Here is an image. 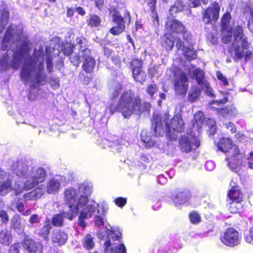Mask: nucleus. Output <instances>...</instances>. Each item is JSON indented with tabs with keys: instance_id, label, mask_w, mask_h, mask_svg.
I'll list each match as a JSON object with an SVG mask.
<instances>
[{
	"instance_id": "nucleus-49",
	"label": "nucleus",
	"mask_w": 253,
	"mask_h": 253,
	"mask_svg": "<svg viewBox=\"0 0 253 253\" xmlns=\"http://www.w3.org/2000/svg\"><path fill=\"white\" fill-rule=\"evenodd\" d=\"M103 215H95L94 218V222L95 225L100 227L104 225L105 218Z\"/></svg>"
},
{
	"instance_id": "nucleus-3",
	"label": "nucleus",
	"mask_w": 253,
	"mask_h": 253,
	"mask_svg": "<svg viewBox=\"0 0 253 253\" xmlns=\"http://www.w3.org/2000/svg\"><path fill=\"white\" fill-rule=\"evenodd\" d=\"M13 171L17 176L25 180L24 187L26 189L33 188L42 183L47 176L46 170L43 168L30 167L22 161H18L14 164Z\"/></svg>"
},
{
	"instance_id": "nucleus-40",
	"label": "nucleus",
	"mask_w": 253,
	"mask_h": 253,
	"mask_svg": "<svg viewBox=\"0 0 253 253\" xmlns=\"http://www.w3.org/2000/svg\"><path fill=\"white\" fill-rule=\"evenodd\" d=\"M125 30V25L124 24H117V26L112 28L110 32L114 35H118L124 32Z\"/></svg>"
},
{
	"instance_id": "nucleus-25",
	"label": "nucleus",
	"mask_w": 253,
	"mask_h": 253,
	"mask_svg": "<svg viewBox=\"0 0 253 253\" xmlns=\"http://www.w3.org/2000/svg\"><path fill=\"white\" fill-rule=\"evenodd\" d=\"M79 192L83 194L81 196H86L88 197L92 192V183L88 181L81 183L79 187Z\"/></svg>"
},
{
	"instance_id": "nucleus-17",
	"label": "nucleus",
	"mask_w": 253,
	"mask_h": 253,
	"mask_svg": "<svg viewBox=\"0 0 253 253\" xmlns=\"http://www.w3.org/2000/svg\"><path fill=\"white\" fill-rule=\"evenodd\" d=\"M22 245L24 249L30 253H42V245L28 237L24 239Z\"/></svg>"
},
{
	"instance_id": "nucleus-19",
	"label": "nucleus",
	"mask_w": 253,
	"mask_h": 253,
	"mask_svg": "<svg viewBox=\"0 0 253 253\" xmlns=\"http://www.w3.org/2000/svg\"><path fill=\"white\" fill-rule=\"evenodd\" d=\"M176 47L179 49H181L182 50L183 55L187 60H191L196 58L197 56L196 51L191 45L185 46L183 42L181 39H177L176 40Z\"/></svg>"
},
{
	"instance_id": "nucleus-34",
	"label": "nucleus",
	"mask_w": 253,
	"mask_h": 253,
	"mask_svg": "<svg viewBox=\"0 0 253 253\" xmlns=\"http://www.w3.org/2000/svg\"><path fill=\"white\" fill-rule=\"evenodd\" d=\"M141 139L142 141L145 143V146L147 147H151L155 144V141L152 139L151 136L147 135L146 131H142L141 133Z\"/></svg>"
},
{
	"instance_id": "nucleus-4",
	"label": "nucleus",
	"mask_w": 253,
	"mask_h": 253,
	"mask_svg": "<svg viewBox=\"0 0 253 253\" xmlns=\"http://www.w3.org/2000/svg\"><path fill=\"white\" fill-rule=\"evenodd\" d=\"M153 127L156 134L160 135L165 126V131L170 135L171 132H181L184 129V123L181 115L177 114L169 120V114L165 113L163 116L160 117L158 114L153 116Z\"/></svg>"
},
{
	"instance_id": "nucleus-57",
	"label": "nucleus",
	"mask_w": 253,
	"mask_h": 253,
	"mask_svg": "<svg viewBox=\"0 0 253 253\" xmlns=\"http://www.w3.org/2000/svg\"><path fill=\"white\" fill-rule=\"evenodd\" d=\"M40 221V217L37 214H32L29 219V222L31 224L38 223Z\"/></svg>"
},
{
	"instance_id": "nucleus-50",
	"label": "nucleus",
	"mask_w": 253,
	"mask_h": 253,
	"mask_svg": "<svg viewBox=\"0 0 253 253\" xmlns=\"http://www.w3.org/2000/svg\"><path fill=\"white\" fill-rule=\"evenodd\" d=\"M158 91V87L155 84H149L147 89L146 92L151 96H152L155 93Z\"/></svg>"
},
{
	"instance_id": "nucleus-61",
	"label": "nucleus",
	"mask_w": 253,
	"mask_h": 253,
	"mask_svg": "<svg viewBox=\"0 0 253 253\" xmlns=\"http://www.w3.org/2000/svg\"><path fill=\"white\" fill-rule=\"evenodd\" d=\"M0 217L3 223H6L8 221V217L7 212L3 210L0 211Z\"/></svg>"
},
{
	"instance_id": "nucleus-39",
	"label": "nucleus",
	"mask_w": 253,
	"mask_h": 253,
	"mask_svg": "<svg viewBox=\"0 0 253 253\" xmlns=\"http://www.w3.org/2000/svg\"><path fill=\"white\" fill-rule=\"evenodd\" d=\"M11 225L18 233H21L23 230V227L21 223V220L18 217L14 216L11 221Z\"/></svg>"
},
{
	"instance_id": "nucleus-58",
	"label": "nucleus",
	"mask_w": 253,
	"mask_h": 253,
	"mask_svg": "<svg viewBox=\"0 0 253 253\" xmlns=\"http://www.w3.org/2000/svg\"><path fill=\"white\" fill-rule=\"evenodd\" d=\"M247 242L253 244V226L250 228L249 234L245 236Z\"/></svg>"
},
{
	"instance_id": "nucleus-42",
	"label": "nucleus",
	"mask_w": 253,
	"mask_h": 253,
	"mask_svg": "<svg viewBox=\"0 0 253 253\" xmlns=\"http://www.w3.org/2000/svg\"><path fill=\"white\" fill-rule=\"evenodd\" d=\"M101 21V19L98 16L93 15L88 20V25L91 27H97L100 25Z\"/></svg>"
},
{
	"instance_id": "nucleus-41",
	"label": "nucleus",
	"mask_w": 253,
	"mask_h": 253,
	"mask_svg": "<svg viewBox=\"0 0 253 253\" xmlns=\"http://www.w3.org/2000/svg\"><path fill=\"white\" fill-rule=\"evenodd\" d=\"M97 213L100 214L99 215L104 216L108 210L107 204L105 202H102L97 204Z\"/></svg>"
},
{
	"instance_id": "nucleus-52",
	"label": "nucleus",
	"mask_w": 253,
	"mask_h": 253,
	"mask_svg": "<svg viewBox=\"0 0 253 253\" xmlns=\"http://www.w3.org/2000/svg\"><path fill=\"white\" fill-rule=\"evenodd\" d=\"M49 84L52 88L56 89L59 86V80L57 78H51L49 80Z\"/></svg>"
},
{
	"instance_id": "nucleus-48",
	"label": "nucleus",
	"mask_w": 253,
	"mask_h": 253,
	"mask_svg": "<svg viewBox=\"0 0 253 253\" xmlns=\"http://www.w3.org/2000/svg\"><path fill=\"white\" fill-rule=\"evenodd\" d=\"M21 248V246L19 243H15L10 247L8 253H19Z\"/></svg>"
},
{
	"instance_id": "nucleus-38",
	"label": "nucleus",
	"mask_w": 253,
	"mask_h": 253,
	"mask_svg": "<svg viewBox=\"0 0 253 253\" xmlns=\"http://www.w3.org/2000/svg\"><path fill=\"white\" fill-rule=\"evenodd\" d=\"M9 52H10L9 54H11V51L8 50L5 53H2L3 57L0 59V67L1 69L5 70L9 66L8 54Z\"/></svg>"
},
{
	"instance_id": "nucleus-1",
	"label": "nucleus",
	"mask_w": 253,
	"mask_h": 253,
	"mask_svg": "<svg viewBox=\"0 0 253 253\" xmlns=\"http://www.w3.org/2000/svg\"><path fill=\"white\" fill-rule=\"evenodd\" d=\"M30 52L29 43L24 41L20 49L13 53V59L10 62V65L12 68L17 69L22 60H25L20 76L25 84H30L28 98L34 101L39 96V86L46 82V75L44 70V55L42 49H35L34 55L28 58Z\"/></svg>"
},
{
	"instance_id": "nucleus-27",
	"label": "nucleus",
	"mask_w": 253,
	"mask_h": 253,
	"mask_svg": "<svg viewBox=\"0 0 253 253\" xmlns=\"http://www.w3.org/2000/svg\"><path fill=\"white\" fill-rule=\"evenodd\" d=\"M71 211L62 212L60 214L54 215L52 219V222L53 225L55 226H61L63 223V218H66L69 220H72L68 218L65 213H70Z\"/></svg>"
},
{
	"instance_id": "nucleus-20",
	"label": "nucleus",
	"mask_w": 253,
	"mask_h": 253,
	"mask_svg": "<svg viewBox=\"0 0 253 253\" xmlns=\"http://www.w3.org/2000/svg\"><path fill=\"white\" fill-rule=\"evenodd\" d=\"M166 28L168 31L177 34H180L185 29V26L175 19H169L166 23Z\"/></svg>"
},
{
	"instance_id": "nucleus-45",
	"label": "nucleus",
	"mask_w": 253,
	"mask_h": 253,
	"mask_svg": "<svg viewBox=\"0 0 253 253\" xmlns=\"http://www.w3.org/2000/svg\"><path fill=\"white\" fill-rule=\"evenodd\" d=\"M142 64V60L138 59H133L130 63L132 72H133V69H141Z\"/></svg>"
},
{
	"instance_id": "nucleus-36",
	"label": "nucleus",
	"mask_w": 253,
	"mask_h": 253,
	"mask_svg": "<svg viewBox=\"0 0 253 253\" xmlns=\"http://www.w3.org/2000/svg\"><path fill=\"white\" fill-rule=\"evenodd\" d=\"M83 247L88 250H90L94 248L95 244L93 241V239L90 234H87L83 241Z\"/></svg>"
},
{
	"instance_id": "nucleus-30",
	"label": "nucleus",
	"mask_w": 253,
	"mask_h": 253,
	"mask_svg": "<svg viewBox=\"0 0 253 253\" xmlns=\"http://www.w3.org/2000/svg\"><path fill=\"white\" fill-rule=\"evenodd\" d=\"M12 189V183L9 178L0 184V195L4 196Z\"/></svg>"
},
{
	"instance_id": "nucleus-7",
	"label": "nucleus",
	"mask_w": 253,
	"mask_h": 253,
	"mask_svg": "<svg viewBox=\"0 0 253 253\" xmlns=\"http://www.w3.org/2000/svg\"><path fill=\"white\" fill-rule=\"evenodd\" d=\"M65 203L69 205L70 213H65L67 217L73 219L79 213L80 208L84 207L88 203V198L86 196H80L79 198L76 189L69 188L64 192Z\"/></svg>"
},
{
	"instance_id": "nucleus-51",
	"label": "nucleus",
	"mask_w": 253,
	"mask_h": 253,
	"mask_svg": "<svg viewBox=\"0 0 253 253\" xmlns=\"http://www.w3.org/2000/svg\"><path fill=\"white\" fill-rule=\"evenodd\" d=\"M216 74L218 80L221 82L223 85H227L228 84L227 79L220 72L217 71Z\"/></svg>"
},
{
	"instance_id": "nucleus-28",
	"label": "nucleus",
	"mask_w": 253,
	"mask_h": 253,
	"mask_svg": "<svg viewBox=\"0 0 253 253\" xmlns=\"http://www.w3.org/2000/svg\"><path fill=\"white\" fill-rule=\"evenodd\" d=\"M219 111L222 116L227 118L235 116L237 114L236 108L233 106L220 109Z\"/></svg>"
},
{
	"instance_id": "nucleus-56",
	"label": "nucleus",
	"mask_w": 253,
	"mask_h": 253,
	"mask_svg": "<svg viewBox=\"0 0 253 253\" xmlns=\"http://www.w3.org/2000/svg\"><path fill=\"white\" fill-rule=\"evenodd\" d=\"M46 69L49 73H51L53 69V63L52 58L48 56L46 57Z\"/></svg>"
},
{
	"instance_id": "nucleus-64",
	"label": "nucleus",
	"mask_w": 253,
	"mask_h": 253,
	"mask_svg": "<svg viewBox=\"0 0 253 253\" xmlns=\"http://www.w3.org/2000/svg\"><path fill=\"white\" fill-rule=\"evenodd\" d=\"M73 45H69V46L64 47L63 49V52L65 54L69 56L73 52Z\"/></svg>"
},
{
	"instance_id": "nucleus-46",
	"label": "nucleus",
	"mask_w": 253,
	"mask_h": 253,
	"mask_svg": "<svg viewBox=\"0 0 253 253\" xmlns=\"http://www.w3.org/2000/svg\"><path fill=\"white\" fill-rule=\"evenodd\" d=\"M123 86L121 84H117L113 88V90L112 93L111 97L112 98H116L118 97L120 95V92L122 90Z\"/></svg>"
},
{
	"instance_id": "nucleus-23",
	"label": "nucleus",
	"mask_w": 253,
	"mask_h": 253,
	"mask_svg": "<svg viewBox=\"0 0 253 253\" xmlns=\"http://www.w3.org/2000/svg\"><path fill=\"white\" fill-rule=\"evenodd\" d=\"M174 37L172 34L167 33L161 38V43L168 50H171L174 45Z\"/></svg>"
},
{
	"instance_id": "nucleus-53",
	"label": "nucleus",
	"mask_w": 253,
	"mask_h": 253,
	"mask_svg": "<svg viewBox=\"0 0 253 253\" xmlns=\"http://www.w3.org/2000/svg\"><path fill=\"white\" fill-rule=\"evenodd\" d=\"M190 219L192 223H197L200 221V215L195 212H191L189 215Z\"/></svg>"
},
{
	"instance_id": "nucleus-24",
	"label": "nucleus",
	"mask_w": 253,
	"mask_h": 253,
	"mask_svg": "<svg viewBox=\"0 0 253 253\" xmlns=\"http://www.w3.org/2000/svg\"><path fill=\"white\" fill-rule=\"evenodd\" d=\"M233 145L232 141L229 138H222L217 144V148L219 150L224 152H230V150Z\"/></svg>"
},
{
	"instance_id": "nucleus-54",
	"label": "nucleus",
	"mask_w": 253,
	"mask_h": 253,
	"mask_svg": "<svg viewBox=\"0 0 253 253\" xmlns=\"http://www.w3.org/2000/svg\"><path fill=\"white\" fill-rule=\"evenodd\" d=\"M229 151L230 152H228L229 153L228 156H230L231 157L237 156L239 153V148L236 145L233 144Z\"/></svg>"
},
{
	"instance_id": "nucleus-8",
	"label": "nucleus",
	"mask_w": 253,
	"mask_h": 253,
	"mask_svg": "<svg viewBox=\"0 0 253 253\" xmlns=\"http://www.w3.org/2000/svg\"><path fill=\"white\" fill-rule=\"evenodd\" d=\"M62 176H56L46 182V191L48 194H55L60 188V185L63 181ZM45 188L43 185H41L34 190L24 195V198L27 200H36L40 198L45 192Z\"/></svg>"
},
{
	"instance_id": "nucleus-33",
	"label": "nucleus",
	"mask_w": 253,
	"mask_h": 253,
	"mask_svg": "<svg viewBox=\"0 0 253 253\" xmlns=\"http://www.w3.org/2000/svg\"><path fill=\"white\" fill-rule=\"evenodd\" d=\"M204 113L201 111L197 112L194 117L193 126L198 128L202 127L204 121Z\"/></svg>"
},
{
	"instance_id": "nucleus-59",
	"label": "nucleus",
	"mask_w": 253,
	"mask_h": 253,
	"mask_svg": "<svg viewBox=\"0 0 253 253\" xmlns=\"http://www.w3.org/2000/svg\"><path fill=\"white\" fill-rule=\"evenodd\" d=\"M116 204L119 207H123L126 205V199L124 198H118L115 200Z\"/></svg>"
},
{
	"instance_id": "nucleus-5",
	"label": "nucleus",
	"mask_w": 253,
	"mask_h": 253,
	"mask_svg": "<svg viewBox=\"0 0 253 253\" xmlns=\"http://www.w3.org/2000/svg\"><path fill=\"white\" fill-rule=\"evenodd\" d=\"M234 40L232 47L229 49L231 56L235 61L241 59L244 56L247 60L252 55V52L247 51L246 54L243 49H248L250 43L248 38L244 34L243 28L240 26H236L233 30Z\"/></svg>"
},
{
	"instance_id": "nucleus-2",
	"label": "nucleus",
	"mask_w": 253,
	"mask_h": 253,
	"mask_svg": "<svg viewBox=\"0 0 253 253\" xmlns=\"http://www.w3.org/2000/svg\"><path fill=\"white\" fill-rule=\"evenodd\" d=\"M141 100L140 97L129 90L124 92L119 98L117 105L111 104L110 111L114 113L117 111L121 113L125 118L130 117L132 114H140L143 111H149L151 105L148 102L143 104L142 109Z\"/></svg>"
},
{
	"instance_id": "nucleus-32",
	"label": "nucleus",
	"mask_w": 253,
	"mask_h": 253,
	"mask_svg": "<svg viewBox=\"0 0 253 253\" xmlns=\"http://www.w3.org/2000/svg\"><path fill=\"white\" fill-rule=\"evenodd\" d=\"M132 76L134 79L141 83H143L145 80L146 75L145 73L141 69H135L132 72Z\"/></svg>"
},
{
	"instance_id": "nucleus-21",
	"label": "nucleus",
	"mask_w": 253,
	"mask_h": 253,
	"mask_svg": "<svg viewBox=\"0 0 253 253\" xmlns=\"http://www.w3.org/2000/svg\"><path fill=\"white\" fill-rule=\"evenodd\" d=\"M68 239V235L64 231L60 230H54L52 233V242L61 246L65 244Z\"/></svg>"
},
{
	"instance_id": "nucleus-31",
	"label": "nucleus",
	"mask_w": 253,
	"mask_h": 253,
	"mask_svg": "<svg viewBox=\"0 0 253 253\" xmlns=\"http://www.w3.org/2000/svg\"><path fill=\"white\" fill-rule=\"evenodd\" d=\"M201 94V90L197 86H193L189 93L188 100L191 102H195Z\"/></svg>"
},
{
	"instance_id": "nucleus-35",
	"label": "nucleus",
	"mask_w": 253,
	"mask_h": 253,
	"mask_svg": "<svg viewBox=\"0 0 253 253\" xmlns=\"http://www.w3.org/2000/svg\"><path fill=\"white\" fill-rule=\"evenodd\" d=\"M12 237L10 232L6 230H3L0 233V242L1 244L8 245L11 241Z\"/></svg>"
},
{
	"instance_id": "nucleus-9",
	"label": "nucleus",
	"mask_w": 253,
	"mask_h": 253,
	"mask_svg": "<svg viewBox=\"0 0 253 253\" xmlns=\"http://www.w3.org/2000/svg\"><path fill=\"white\" fill-rule=\"evenodd\" d=\"M173 84L175 93L177 95L185 94L188 88V79L186 74L180 69L173 68Z\"/></svg>"
},
{
	"instance_id": "nucleus-14",
	"label": "nucleus",
	"mask_w": 253,
	"mask_h": 253,
	"mask_svg": "<svg viewBox=\"0 0 253 253\" xmlns=\"http://www.w3.org/2000/svg\"><path fill=\"white\" fill-rule=\"evenodd\" d=\"M80 55L82 56L83 60V68L86 73H91L95 66V60L91 56L90 50L84 47H81Z\"/></svg>"
},
{
	"instance_id": "nucleus-63",
	"label": "nucleus",
	"mask_w": 253,
	"mask_h": 253,
	"mask_svg": "<svg viewBox=\"0 0 253 253\" xmlns=\"http://www.w3.org/2000/svg\"><path fill=\"white\" fill-rule=\"evenodd\" d=\"M225 127L229 129L232 133L235 132L236 128L234 124L231 122H228L225 124Z\"/></svg>"
},
{
	"instance_id": "nucleus-18",
	"label": "nucleus",
	"mask_w": 253,
	"mask_h": 253,
	"mask_svg": "<svg viewBox=\"0 0 253 253\" xmlns=\"http://www.w3.org/2000/svg\"><path fill=\"white\" fill-rule=\"evenodd\" d=\"M230 185L231 188L228 192V197L232 202L229 203L234 205L235 203H240L243 200V193L239 186L235 185L232 181L230 183Z\"/></svg>"
},
{
	"instance_id": "nucleus-60",
	"label": "nucleus",
	"mask_w": 253,
	"mask_h": 253,
	"mask_svg": "<svg viewBox=\"0 0 253 253\" xmlns=\"http://www.w3.org/2000/svg\"><path fill=\"white\" fill-rule=\"evenodd\" d=\"M9 178V175L2 169H0V184Z\"/></svg>"
},
{
	"instance_id": "nucleus-22",
	"label": "nucleus",
	"mask_w": 253,
	"mask_h": 253,
	"mask_svg": "<svg viewBox=\"0 0 253 253\" xmlns=\"http://www.w3.org/2000/svg\"><path fill=\"white\" fill-rule=\"evenodd\" d=\"M188 73L196 80L197 83L200 86L204 84V83L207 82L205 79L204 72L199 68L191 66L188 69Z\"/></svg>"
},
{
	"instance_id": "nucleus-55",
	"label": "nucleus",
	"mask_w": 253,
	"mask_h": 253,
	"mask_svg": "<svg viewBox=\"0 0 253 253\" xmlns=\"http://www.w3.org/2000/svg\"><path fill=\"white\" fill-rule=\"evenodd\" d=\"M180 34L183 35V40L187 43H190L191 40V35L190 33L187 31L185 28L184 31L183 32H181Z\"/></svg>"
},
{
	"instance_id": "nucleus-29",
	"label": "nucleus",
	"mask_w": 253,
	"mask_h": 253,
	"mask_svg": "<svg viewBox=\"0 0 253 253\" xmlns=\"http://www.w3.org/2000/svg\"><path fill=\"white\" fill-rule=\"evenodd\" d=\"M189 199L188 195L185 192L178 193L173 198L176 206L185 204Z\"/></svg>"
},
{
	"instance_id": "nucleus-43",
	"label": "nucleus",
	"mask_w": 253,
	"mask_h": 253,
	"mask_svg": "<svg viewBox=\"0 0 253 253\" xmlns=\"http://www.w3.org/2000/svg\"><path fill=\"white\" fill-rule=\"evenodd\" d=\"M207 125L209 127L210 135H213L216 130V122L214 120L209 119L207 122Z\"/></svg>"
},
{
	"instance_id": "nucleus-6",
	"label": "nucleus",
	"mask_w": 253,
	"mask_h": 253,
	"mask_svg": "<svg viewBox=\"0 0 253 253\" xmlns=\"http://www.w3.org/2000/svg\"><path fill=\"white\" fill-rule=\"evenodd\" d=\"M98 237L101 240L106 239L104 244V253H126V248L124 244L120 243L117 245L116 244L112 243L119 241L121 238V232L119 230L103 229L98 231Z\"/></svg>"
},
{
	"instance_id": "nucleus-11",
	"label": "nucleus",
	"mask_w": 253,
	"mask_h": 253,
	"mask_svg": "<svg viewBox=\"0 0 253 253\" xmlns=\"http://www.w3.org/2000/svg\"><path fill=\"white\" fill-rule=\"evenodd\" d=\"M220 7L218 3L214 1L210 6L206 9L203 13V20L205 24H212L219 18Z\"/></svg>"
},
{
	"instance_id": "nucleus-15",
	"label": "nucleus",
	"mask_w": 253,
	"mask_h": 253,
	"mask_svg": "<svg viewBox=\"0 0 253 253\" xmlns=\"http://www.w3.org/2000/svg\"><path fill=\"white\" fill-rule=\"evenodd\" d=\"M80 209L81 210L78 218V225L84 228L87 225L84 220L91 218L94 214L96 206L87 203L84 207L80 208Z\"/></svg>"
},
{
	"instance_id": "nucleus-10",
	"label": "nucleus",
	"mask_w": 253,
	"mask_h": 253,
	"mask_svg": "<svg viewBox=\"0 0 253 253\" xmlns=\"http://www.w3.org/2000/svg\"><path fill=\"white\" fill-rule=\"evenodd\" d=\"M179 144L183 152L188 153L196 149L200 145V141L198 137L182 136L179 140Z\"/></svg>"
},
{
	"instance_id": "nucleus-37",
	"label": "nucleus",
	"mask_w": 253,
	"mask_h": 253,
	"mask_svg": "<svg viewBox=\"0 0 253 253\" xmlns=\"http://www.w3.org/2000/svg\"><path fill=\"white\" fill-rule=\"evenodd\" d=\"M110 13L113 17V21L114 22L117 24H124L123 18L116 9H111Z\"/></svg>"
},
{
	"instance_id": "nucleus-13",
	"label": "nucleus",
	"mask_w": 253,
	"mask_h": 253,
	"mask_svg": "<svg viewBox=\"0 0 253 253\" xmlns=\"http://www.w3.org/2000/svg\"><path fill=\"white\" fill-rule=\"evenodd\" d=\"M22 33V30L16 25H10L6 31L1 43V49L4 51L11 41L19 38Z\"/></svg>"
},
{
	"instance_id": "nucleus-44",
	"label": "nucleus",
	"mask_w": 253,
	"mask_h": 253,
	"mask_svg": "<svg viewBox=\"0 0 253 253\" xmlns=\"http://www.w3.org/2000/svg\"><path fill=\"white\" fill-rule=\"evenodd\" d=\"M202 88L204 90L205 93L208 96H213V91L209 84L207 82L201 85Z\"/></svg>"
},
{
	"instance_id": "nucleus-47",
	"label": "nucleus",
	"mask_w": 253,
	"mask_h": 253,
	"mask_svg": "<svg viewBox=\"0 0 253 253\" xmlns=\"http://www.w3.org/2000/svg\"><path fill=\"white\" fill-rule=\"evenodd\" d=\"M82 58V56L80 55V51L79 52L78 55H73L72 56L70 59L71 63L76 66H78L81 63V58Z\"/></svg>"
},
{
	"instance_id": "nucleus-12",
	"label": "nucleus",
	"mask_w": 253,
	"mask_h": 253,
	"mask_svg": "<svg viewBox=\"0 0 253 253\" xmlns=\"http://www.w3.org/2000/svg\"><path fill=\"white\" fill-rule=\"evenodd\" d=\"M222 243L228 247H233L240 243L239 233L232 228H228L220 237Z\"/></svg>"
},
{
	"instance_id": "nucleus-26",
	"label": "nucleus",
	"mask_w": 253,
	"mask_h": 253,
	"mask_svg": "<svg viewBox=\"0 0 253 253\" xmlns=\"http://www.w3.org/2000/svg\"><path fill=\"white\" fill-rule=\"evenodd\" d=\"M52 228V224L49 218H46L44 224L40 230L39 234H41L45 240H48V235L50 233V230Z\"/></svg>"
},
{
	"instance_id": "nucleus-16",
	"label": "nucleus",
	"mask_w": 253,
	"mask_h": 253,
	"mask_svg": "<svg viewBox=\"0 0 253 253\" xmlns=\"http://www.w3.org/2000/svg\"><path fill=\"white\" fill-rule=\"evenodd\" d=\"M230 19L231 16L228 12L225 13L221 19L222 29V40L225 43H228L232 39V29L231 27L228 26Z\"/></svg>"
},
{
	"instance_id": "nucleus-62",
	"label": "nucleus",
	"mask_w": 253,
	"mask_h": 253,
	"mask_svg": "<svg viewBox=\"0 0 253 253\" xmlns=\"http://www.w3.org/2000/svg\"><path fill=\"white\" fill-rule=\"evenodd\" d=\"M145 1L147 3L151 11H153L155 8L156 0H145Z\"/></svg>"
}]
</instances>
